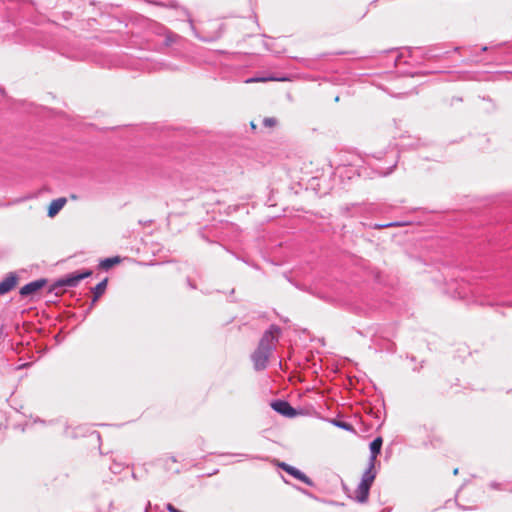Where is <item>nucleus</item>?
<instances>
[{
  "label": "nucleus",
  "mask_w": 512,
  "mask_h": 512,
  "mask_svg": "<svg viewBox=\"0 0 512 512\" xmlns=\"http://www.w3.org/2000/svg\"><path fill=\"white\" fill-rule=\"evenodd\" d=\"M271 408L275 412L288 418H292L297 415V411L290 405L288 401L285 400H274L271 403Z\"/></svg>",
  "instance_id": "nucleus-5"
},
{
  "label": "nucleus",
  "mask_w": 512,
  "mask_h": 512,
  "mask_svg": "<svg viewBox=\"0 0 512 512\" xmlns=\"http://www.w3.org/2000/svg\"><path fill=\"white\" fill-rule=\"evenodd\" d=\"M263 125L268 128H272L277 125V120L274 117H267L263 119Z\"/></svg>",
  "instance_id": "nucleus-13"
},
{
  "label": "nucleus",
  "mask_w": 512,
  "mask_h": 512,
  "mask_svg": "<svg viewBox=\"0 0 512 512\" xmlns=\"http://www.w3.org/2000/svg\"><path fill=\"white\" fill-rule=\"evenodd\" d=\"M119 262H120V258L118 256L110 257V258H105V259L101 260L100 267L103 268V269H109L113 265H115V264H117Z\"/></svg>",
  "instance_id": "nucleus-11"
},
{
  "label": "nucleus",
  "mask_w": 512,
  "mask_h": 512,
  "mask_svg": "<svg viewBox=\"0 0 512 512\" xmlns=\"http://www.w3.org/2000/svg\"><path fill=\"white\" fill-rule=\"evenodd\" d=\"M401 224L399 222H391L386 224H378L375 227L376 228H386V227H394V226H400Z\"/></svg>",
  "instance_id": "nucleus-15"
},
{
  "label": "nucleus",
  "mask_w": 512,
  "mask_h": 512,
  "mask_svg": "<svg viewBox=\"0 0 512 512\" xmlns=\"http://www.w3.org/2000/svg\"><path fill=\"white\" fill-rule=\"evenodd\" d=\"M278 333H280V328L276 325H271L261 337L257 349L251 356L255 370L260 371L267 367L270 354L274 350L275 343L277 342L275 334Z\"/></svg>",
  "instance_id": "nucleus-1"
},
{
  "label": "nucleus",
  "mask_w": 512,
  "mask_h": 512,
  "mask_svg": "<svg viewBox=\"0 0 512 512\" xmlns=\"http://www.w3.org/2000/svg\"><path fill=\"white\" fill-rule=\"evenodd\" d=\"M66 202H67L66 198H63V197L54 199L48 207V216L49 217L55 216L64 207Z\"/></svg>",
  "instance_id": "nucleus-9"
},
{
  "label": "nucleus",
  "mask_w": 512,
  "mask_h": 512,
  "mask_svg": "<svg viewBox=\"0 0 512 512\" xmlns=\"http://www.w3.org/2000/svg\"><path fill=\"white\" fill-rule=\"evenodd\" d=\"M17 283V276L15 273H9L1 282H0V295H4L11 291Z\"/></svg>",
  "instance_id": "nucleus-7"
},
{
  "label": "nucleus",
  "mask_w": 512,
  "mask_h": 512,
  "mask_svg": "<svg viewBox=\"0 0 512 512\" xmlns=\"http://www.w3.org/2000/svg\"><path fill=\"white\" fill-rule=\"evenodd\" d=\"M46 283H47V280L43 279V278L29 282L20 289V295L21 296L33 295L38 290L42 289L46 285Z\"/></svg>",
  "instance_id": "nucleus-6"
},
{
  "label": "nucleus",
  "mask_w": 512,
  "mask_h": 512,
  "mask_svg": "<svg viewBox=\"0 0 512 512\" xmlns=\"http://www.w3.org/2000/svg\"><path fill=\"white\" fill-rule=\"evenodd\" d=\"M335 425L345 430L351 429L350 425L345 422H335Z\"/></svg>",
  "instance_id": "nucleus-16"
},
{
  "label": "nucleus",
  "mask_w": 512,
  "mask_h": 512,
  "mask_svg": "<svg viewBox=\"0 0 512 512\" xmlns=\"http://www.w3.org/2000/svg\"><path fill=\"white\" fill-rule=\"evenodd\" d=\"M250 126H251V128H252V129H255V128H256V125H255V123H254V122H251V123H250Z\"/></svg>",
  "instance_id": "nucleus-19"
},
{
  "label": "nucleus",
  "mask_w": 512,
  "mask_h": 512,
  "mask_svg": "<svg viewBox=\"0 0 512 512\" xmlns=\"http://www.w3.org/2000/svg\"><path fill=\"white\" fill-rule=\"evenodd\" d=\"M91 274H92V272L88 270L83 273L69 275L65 278H62V279H59L58 281H56L55 284L53 285V289H55L57 287H64V286L75 287L78 285V283L81 280L89 277Z\"/></svg>",
  "instance_id": "nucleus-3"
},
{
  "label": "nucleus",
  "mask_w": 512,
  "mask_h": 512,
  "mask_svg": "<svg viewBox=\"0 0 512 512\" xmlns=\"http://www.w3.org/2000/svg\"><path fill=\"white\" fill-rule=\"evenodd\" d=\"M490 487L493 488V489H498L499 488V484L496 483V482H491L490 483Z\"/></svg>",
  "instance_id": "nucleus-17"
},
{
  "label": "nucleus",
  "mask_w": 512,
  "mask_h": 512,
  "mask_svg": "<svg viewBox=\"0 0 512 512\" xmlns=\"http://www.w3.org/2000/svg\"><path fill=\"white\" fill-rule=\"evenodd\" d=\"M335 101L338 102L339 101V96H336L335 97Z\"/></svg>",
  "instance_id": "nucleus-21"
},
{
  "label": "nucleus",
  "mask_w": 512,
  "mask_h": 512,
  "mask_svg": "<svg viewBox=\"0 0 512 512\" xmlns=\"http://www.w3.org/2000/svg\"><path fill=\"white\" fill-rule=\"evenodd\" d=\"M70 199H72V200H77V196H76L75 194H71V195H70Z\"/></svg>",
  "instance_id": "nucleus-18"
},
{
  "label": "nucleus",
  "mask_w": 512,
  "mask_h": 512,
  "mask_svg": "<svg viewBox=\"0 0 512 512\" xmlns=\"http://www.w3.org/2000/svg\"><path fill=\"white\" fill-rule=\"evenodd\" d=\"M179 36L177 34H174L170 31L165 32V46H170L171 44L175 43L178 40Z\"/></svg>",
  "instance_id": "nucleus-12"
},
{
  "label": "nucleus",
  "mask_w": 512,
  "mask_h": 512,
  "mask_svg": "<svg viewBox=\"0 0 512 512\" xmlns=\"http://www.w3.org/2000/svg\"><path fill=\"white\" fill-rule=\"evenodd\" d=\"M382 447V438L377 437L370 443V457L369 461L375 463L377 455L380 453Z\"/></svg>",
  "instance_id": "nucleus-8"
},
{
  "label": "nucleus",
  "mask_w": 512,
  "mask_h": 512,
  "mask_svg": "<svg viewBox=\"0 0 512 512\" xmlns=\"http://www.w3.org/2000/svg\"><path fill=\"white\" fill-rule=\"evenodd\" d=\"M278 467H280L282 470L287 472L289 475L293 476L294 478L298 479L299 481L305 483L308 486H313L314 482L302 471L297 469L294 466H291L285 462H279Z\"/></svg>",
  "instance_id": "nucleus-4"
},
{
  "label": "nucleus",
  "mask_w": 512,
  "mask_h": 512,
  "mask_svg": "<svg viewBox=\"0 0 512 512\" xmlns=\"http://www.w3.org/2000/svg\"><path fill=\"white\" fill-rule=\"evenodd\" d=\"M374 467L375 463L368 462V467L364 471L361 481L355 489L354 500L358 503L363 504L368 500L371 485L376 477Z\"/></svg>",
  "instance_id": "nucleus-2"
},
{
  "label": "nucleus",
  "mask_w": 512,
  "mask_h": 512,
  "mask_svg": "<svg viewBox=\"0 0 512 512\" xmlns=\"http://www.w3.org/2000/svg\"><path fill=\"white\" fill-rule=\"evenodd\" d=\"M458 473V468L454 469L453 474L456 475Z\"/></svg>",
  "instance_id": "nucleus-20"
},
{
  "label": "nucleus",
  "mask_w": 512,
  "mask_h": 512,
  "mask_svg": "<svg viewBox=\"0 0 512 512\" xmlns=\"http://www.w3.org/2000/svg\"><path fill=\"white\" fill-rule=\"evenodd\" d=\"M267 80H280L279 78H273V77H267V78H249L245 82L246 83H252V82H258V81H267ZM281 80H284L282 78Z\"/></svg>",
  "instance_id": "nucleus-14"
},
{
  "label": "nucleus",
  "mask_w": 512,
  "mask_h": 512,
  "mask_svg": "<svg viewBox=\"0 0 512 512\" xmlns=\"http://www.w3.org/2000/svg\"><path fill=\"white\" fill-rule=\"evenodd\" d=\"M106 286L107 279H104L93 288L94 298L92 300V305H94L97 299L104 293Z\"/></svg>",
  "instance_id": "nucleus-10"
}]
</instances>
